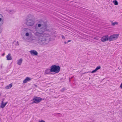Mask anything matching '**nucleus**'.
Wrapping results in <instances>:
<instances>
[{
  "mask_svg": "<svg viewBox=\"0 0 122 122\" xmlns=\"http://www.w3.org/2000/svg\"><path fill=\"white\" fill-rule=\"evenodd\" d=\"M39 27H41L43 29V31H49L50 30L49 27H46L45 22L43 21H39L34 29V33L35 35L39 36L38 38L36 39L37 43L40 45H45L48 44L49 41V35L45 34H42V32L39 30Z\"/></svg>",
  "mask_w": 122,
  "mask_h": 122,
  "instance_id": "1",
  "label": "nucleus"
},
{
  "mask_svg": "<svg viewBox=\"0 0 122 122\" xmlns=\"http://www.w3.org/2000/svg\"><path fill=\"white\" fill-rule=\"evenodd\" d=\"M51 71V72L57 73L59 72L60 70V67L58 66L53 65L50 67Z\"/></svg>",
  "mask_w": 122,
  "mask_h": 122,
  "instance_id": "2",
  "label": "nucleus"
},
{
  "mask_svg": "<svg viewBox=\"0 0 122 122\" xmlns=\"http://www.w3.org/2000/svg\"><path fill=\"white\" fill-rule=\"evenodd\" d=\"M34 23L35 21L33 20L30 18H27L26 24L28 26H31Z\"/></svg>",
  "mask_w": 122,
  "mask_h": 122,
  "instance_id": "3",
  "label": "nucleus"
},
{
  "mask_svg": "<svg viewBox=\"0 0 122 122\" xmlns=\"http://www.w3.org/2000/svg\"><path fill=\"white\" fill-rule=\"evenodd\" d=\"M119 36V34H114L111 36L109 37V41H110L116 40Z\"/></svg>",
  "mask_w": 122,
  "mask_h": 122,
  "instance_id": "4",
  "label": "nucleus"
},
{
  "mask_svg": "<svg viewBox=\"0 0 122 122\" xmlns=\"http://www.w3.org/2000/svg\"><path fill=\"white\" fill-rule=\"evenodd\" d=\"M23 30L25 33V36L27 37L29 36L30 34L31 33L30 30L29 29L26 28H24Z\"/></svg>",
  "mask_w": 122,
  "mask_h": 122,
  "instance_id": "5",
  "label": "nucleus"
},
{
  "mask_svg": "<svg viewBox=\"0 0 122 122\" xmlns=\"http://www.w3.org/2000/svg\"><path fill=\"white\" fill-rule=\"evenodd\" d=\"M32 99L35 101L36 103H37L40 102L42 100H43L42 99L39 97H34Z\"/></svg>",
  "mask_w": 122,
  "mask_h": 122,
  "instance_id": "6",
  "label": "nucleus"
},
{
  "mask_svg": "<svg viewBox=\"0 0 122 122\" xmlns=\"http://www.w3.org/2000/svg\"><path fill=\"white\" fill-rule=\"evenodd\" d=\"M109 40V37L108 35L102 37L101 38V40L102 42H104Z\"/></svg>",
  "mask_w": 122,
  "mask_h": 122,
  "instance_id": "7",
  "label": "nucleus"
},
{
  "mask_svg": "<svg viewBox=\"0 0 122 122\" xmlns=\"http://www.w3.org/2000/svg\"><path fill=\"white\" fill-rule=\"evenodd\" d=\"M31 55L32 56H37L38 54L37 51L35 50H32L29 51Z\"/></svg>",
  "mask_w": 122,
  "mask_h": 122,
  "instance_id": "8",
  "label": "nucleus"
},
{
  "mask_svg": "<svg viewBox=\"0 0 122 122\" xmlns=\"http://www.w3.org/2000/svg\"><path fill=\"white\" fill-rule=\"evenodd\" d=\"M4 22V18L3 16L0 14V24L2 25Z\"/></svg>",
  "mask_w": 122,
  "mask_h": 122,
  "instance_id": "9",
  "label": "nucleus"
},
{
  "mask_svg": "<svg viewBox=\"0 0 122 122\" xmlns=\"http://www.w3.org/2000/svg\"><path fill=\"white\" fill-rule=\"evenodd\" d=\"M31 79V78L29 77H27L26 78L23 80V82L24 83H26L28 81H30Z\"/></svg>",
  "mask_w": 122,
  "mask_h": 122,
  "instance_id": "10",
  "label": "nucleus"
},
{
  "mask_svg": "<svg viewBox=\"0 0 122 122\" xmlns=\"http://www.w3.org/2000/svg\"><path fill=\"white\" fill-rule=\"evenodd\" d=\"M51 71V69H47L45 71L44 74H47L50 73Z\"/></svg>",
  "mask_w": 122,
  "mask_h": 122,
  "instance_id": "11",
  "label": "nucleus"
},
{
  "mask_svg": "<svg viewBox=\"0 0 122 122\" xmlns=\"http://www.w3.org/2000/svg\"><path fill=\"white\" fill-rule=\"evenodd\" d=\"M101 68V66H97L95 70L92 71L91 73H94L95 72L97 71L98 70L100 69Z\"/></svg>",
  "mask_w": 122,
  "mask_h": 122,
  "instance_id": "12",
  "label": "nucleus"
},
{
  "mask_svg": "<svg viewBox=\"0 0 122 122\" xmlns=\"http://www.w3.org/2000/svg\"><path fill=\"white\" fill-rule=\"evenodd\" d=\"M7 60H11L12 59V58L10 54H8L6 56Z\"/></svg>",
  "mask_w": 122,
  "mask_h": 122,
  "instance_id": "13",
  "label": "nucleus"
},
{
  "mask_svg": "<svg viewBox=\"0 0 122 122\" xmlns=\"http://www.w3.org/2000/svg\"><path fill=\"white\" fill-rule=\"evenodd\" d=\"M23 61L22 58H20L19 60H18L17 61V64L19 65H20L21 64Z\"/></svg>",
  "mask_w": 122,
  "mask_h": 122,
  "instance_id": "14",
  "label": "nucleus"
},
{
  "mask_svg": "<svg viewBox=\"0 0 122 122\" xmlns=\"http://www.w3.org/2000/svg\"><path fill=\"white\" fill-rule=\"evenodd\" d=\"M7 102H6L5 103H3V101H2L1 104L0 105V107L2 108H4Z\"/></svg>",
  "mask_w": 122,
  "mask_h": 122,
  "instance_id": "15",
  "label": "nucleus"
},
{
  "mask_svg": "<svg viewBox=\"0 0 122 122\" xmlns=\"http://www.w3.org/2000/svg\"><path fill=\"white\" fill-rule=\"evenodd\" d=\"M12 86V84H9V85L7 86H6L5 87L6 89H9Z\"/></svg>",
  "mask_w": 122,
  "mask_h": 122,
  "instance_id": "16",
  "label": "nucleus"
},
{
  "mask_svg": "<svg viewBox=\"0 0 122 122\" xmlns=\"http://www.w3.org/2000/svg\"><path fill=\"white\" fill-rule=\"evenodd\" d=\"M112 2L115 5H118V2L116 0H113Z\"/></svg>",
  "mask_w": 122,
  "mask_h": 122,
  "instance_id": "17",
  "label": "nucleus"
},
{
  "mask_svg": "<svg viewBox=\"0 0 122 122\" xmlns=\"http://www.w3.org/2000/svg\"><path fill=\"white\" fill-rule=\"evenodd\" d=\"M118 23L117 22H112V25H117Z\"/></svg>",
  "mask_w": 122,
  "mask_h": 122,
  "instance_id": "18",
  "label": "nucleus"
},
{
  "mask_svg": "<svg viewBox=\"0 0 122 122\" xmlns=\"http://www.w3.org/2000/svg\"><path fill=\"white\" fill-rule=\"evenodd\" d=\"M31 101V104H33V103H36L35 102V101H34L33 100V101Z\"/></svg>",
  "mask_w": 122,
  "mask_h": 122,
  "instance_id": "19",
  "label": "nucleus"
},
{
  "mask_svg": "<svg viewBox=\"0 0 122 122\" xmlns=\"http://www.w3.org/2000/svg\"><path fill=\"white\" fill-rule=\"evenodd\" d=\"M66 89L65 88H63L61 90V91L62 92H63Z\"/></svg>",
  "mask_w": 122,
  "mask_h": 122,
  "instance_id": "20",
  "label": "nucleus"
},
{
  "mask_svg": "<svg viewBox=\"0 0 122 122\" xmlns=\"http://www.w3.org/2000/svg\"><path fill=\"white\" fill-rule=\"evenodd\" d=\"M61 36L62 38L63 39H65V37L64 36L62 35H61Z\"/></svg>",
  "mask_w": 122,
  "mask_h": 122,
  "instance_id": "21",
  "label": "nucleus"
},
{
  "mask_svg": "<svg viewBox=\"0 0 122 122\" xmlns=\"http://www.w3.org/2000/svg\"><path fill=\"white\" fill-rule=\"evenodd\" d=\"M9 11L10 12H12L11 13H13V12H14L13 11V10H10Z\"/></svg>",
  "mask_w": 122,
  "mask_h": 122,
  "instance_id": "22",
  "label": "nucleus"
},
{
  "mask_svg": "<svg viewBox=\"0 0 122 122\" xmlns=\"http://www.w3.org/2000/svg\"><path fill=\"white\" fill-rule=\"evenodd\" d=\"M57 114L60 117H61V116H62L61 114L60 113H58Z\"/></svg>",
  "mask_w": 122,
  "mask_h": 122,
  "instance_id": "23",
  "label": "nucleus"
},
{
  "mask_svg": "<svg viewBox=\"0 0 122 122\" xmlns=\"http://www.w3.org/2000/svg\"><path fill=\"white\" fill-rule=\"evenodd\" d=\"M120 87L122 89V83L121 84L120 86Z\"/></svg>",
  "mask_w": 122,
  "mask_h": 122,
  "instance_id": "24",
  "label": "nucleus"
},
{
  "mask_svg": "<svg viewBox=\"0 0 122 122\" xmlns=\"http://www.w3.org/2000/svg\"><path fill=\"white\" fill-rule=\"evenodd\" d=\"M33 39H32V40H35V37L34 36L33 37Z\"/></svg>",
  "mask_w": 122,
  "mask_h": 122,
  "instance_id": "25",
  "label": "nucleus"
},
{
  "mask_svg": "<svg viewBox=\"0 0 122 122\" xmlns=\"http://www.w3.org/2000/svg\"><path fill=\"white\" fill-rule=\"evenodd\" d=\"M71 41V40H68V41H67V42H70Z\"/></svg>",
  "mask_w": 122,
  "mask_h": 122,
  "instance_id": "26",
  "label": "nucleus"
},
{
  "mask_svg": "<svg viewBox=\"0 0 122 122\" xmlns=\"http://www.w3.org/2000/svg\"><path fill=\"white\" fill-rule=\"evenodd\" d=\"M5 55V54L4 53L3 54H2V56H3Z\"/></svg>",
  "mask_w": 122,
  "mask_h": 122,
  "instance_id": "27",
  "label": "nucleus"
},
{
  "mask_svg": "<svg viewBox=\"0 0 122 122\" xmlns=\"http://www.w3.org/2000/svg\"><path fill=\"white\" fill-rule=\"evenodd\" d=\"M32 15H29V16H28V17H30V16H31L30 17H31V16H32Z\"/></svg>",
  "mask_w": 122,
  "mask_h": 122,
  "instance_id": "28",
  "label": "nucleus"
},
{
  "mask_svg": "<svg viewBox=\"0 0 122 122\" xmlns=\"http://www.w3.org/2000/svg\"><path fill=\"white\" fill-rule=\"evenodd\" d=\"M17 43L18 44V41H17Z\"/></svg>",
  "mask_w": 122,
  "mask_h": 122,
  "instance_id": "29",
  "label": "nucleus"
}]
</instances>
